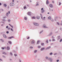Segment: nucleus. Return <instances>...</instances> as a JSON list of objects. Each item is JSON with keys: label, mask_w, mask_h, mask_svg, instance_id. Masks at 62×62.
Returning a JSON list of instances; mask_svg holds the SVG:
<instances>
[{"label": "nucleus", "mask_w": 62, "mask_h": 62, "mask_svg": "<svg viewBox=\"0 0 62 62\" xmlns=\"http://www.w3.org/2000/svg\"><path fill=\"white\" fill-rule=\"evenodd\" d=\"M33 24L36 26H39V24L38 23H35V22L33 23Z\"/></svg>", "instance_id": "obj_1"}, {"label": "nucleus", "mask_w": 62, "mask_h": 62, "mask_svg": "<svg viewBox=\"0 0 62 62\" xmlns=\"http://www.w3.org/2000/svg\"><path fill=\"white\" fill-rule=\"evenodd\" d=\"M41 12L42 13H43V12H44V11L43 10V8H41Z\"/></svg>", "instance_id": "obj_2"}, {"label": "nucleus", "mask_w": 62, "mask_h": 62, "mask_svg": "<svg viewBox=\"0 0 62 62\" xmlns=\"http://www.w3.org/2000/svg\"><path fill=\"white\" fill-rule=\"evenodd\" d=\"M10 5L11 6H13L14 5V3H11Z\"/></svg>", "instance_id": "obj_3"}, {"label": "nucleus", "mask_w": 62, "mask_h": 62, "mask_svg": "<svg viewBox=\"0 0 62 62\" xmlns=\"http://www.w3.org/2000/svg\"><path fill=\"white\" fill-rule=\"evenodd\" d=\"M4 37V38H7V36H6V35L5 34H3V35Z\"/></svg>", "instance_id": "obj_4"}, {"label": "nucleus", "mask_w": 62, "mask_h": 62, "mask_svg": "<svg viewBox=\"0 0 62 62\" xmlns=\"http://www.w3.org/2000/svg\"><path fill=\"white\" fill-rule=\"evenodd\" d=\"M36 18L37 19H39L40 17L39 16H37Z\"/></svg>", "instance_id": "obj_5"}, {"label": "nucleus", "mask_w": 62, "mask_h": 62, "mask_svg": "<svg viewBox=\"0 0 62 62\" xmlns=\"http://www.w3.org/2000/svg\"><path fill=\"white\" fill-rule=\"evenodd\" d=\"M49 6L50 8H53V6L52 4H50L49 5Z\"/></svg>", "instance_id": "obj_6"}, {"label": "nucleus", "mask_w": 62, "mask_h": 62, "mask_svg": "<svg viewBox=\"0 0 62 62\" xmlns=\"http://www.w3.org/2000/svg\"><path fill=\"white\" fill-rule=\"evenodd\" d=\"M34 43H35V42H34V40H32L31 42V44H34Z\"/></svg>", "instance_id": "obj_7"}, {"label": "nucleus", "mask_w": 62, "mask_h": 62, "mask_svg": "<svg viewBox=\"0 0 62 62\" xmlns=\"http://www.w3.org/2000/svg\"><path fill=\"white\" fill-rule=\"evenodd\" d=\"M49 2L48 0H47L46 2V4H49Z\"/></svg>", "instance_id": "obj_8"}, {"label": "nucleus", "mask_w": 62, "mask_h": 62, "mask_svg": "<svg viewBox=\"0 0 62 62\" xmlns=\"http://www.w3.org/2000/svg\"><path fill=\"white\" fill-rule=\"evenodd\" d=\"M43 27L44 28H47V27L45 25H44L43 26Z\"/></svg>", "instance_id": "obj_9"}, {"label": "nucleus", "mask_w": 62, "mask_h": 62, "mask_svg": "<svg viewBox=\"0 0 62 62\" xmlns=\"http://www.w3.org/2000/svg\"><path fill=\"white\" fill-rule=\"evenodd\" d=\"M44 49H45V48L43 47L41 49V50L42 51V50H44Z\"/></svg>", "instance_id": "obj_10"}, {"label": "nucleus", "mask_w": 62, "mask_h": 62, "mask_svg": "<svg viewBox=\"0 0 62 62\" xmlns=\"http://www.w3.org/2000/svg\"><path fill=\"white\" fill-rule=\"evenodd\" d=\"M50 62H52V61L53 60V59H52L51 58H50Z\"/></svg>", "instance_id": "obj_11"}, {"label": "nucleus", "mask_w": 62, "mask_h": 62, "mask_svg": "<svg viewBox=\"0 0 62 62\" xmlns=\"http://www.w3.org/2000/svg\"><path fill=\"white\" fill-rule=\"evenodd\" d=\"M9 25L11 27H12V28H13V26H12L10 25V24H9Z\"/></svg>", "instance_id": "obj_12"}, {"label": "nucleus", "mask_w": 62, "mask_h": 62, "mask_svg": "<svg viewBox=\"0 0 62 62\" xmlns=\"http://www.w3.org/2000/svg\"><path fill=\"white\" fill-rule=\"evenodd\" d=\"M28 15H31V13L30 12H29L28 13Z\"/></svg>", "instance_id": "obj_13"}, {"label": "nucleus", "mask_w": 62, "mask_h": 62, "mask_svg": "<svg viewBox=\"0 0 62 62\" xmlns=\"http://www.w3.org/2000/svg\"><path fill=\"white\" fill-rule=\"evenodd\" d=\"M4 7H7V5H6V4H4Z\"/></svg>", "instance_id": "obj_14"}, {"label": "nucleus", "mask_w": 62, "mask_h": 62, "mask_svg": "<svg viewBox=\"0 0 62 62\" xmlns=\"http://www.w3.org/2000/svg\"><path fill=\"white\" fill-rule=\"evenodd\" d=\"M32 19H36V17H32Z\"/></svg>", "instance_id": "obj_15"}, {"label": "nucleus", "mask_w": 62, "mask_h": 62, "mask_svg": "<svg viewBox=\"0 0 62 62\" xmlns=\"http://www.w3.org/2000/svg\"><path fill=\"white\" fill-rule=\"evenodd\" d=\"M7 50H9V47H7Z\"/></svg>", "instance_id": "obj_16"}, {"label": "nucleus", "mask_w": 62, "mask_h": 62, "mask_svg": "<svg viewBox=\"0 0 62 62\" xmlns=\"http://www.w3.org/2000/svg\"><path fill=\"white\" fill-rule=\"evenodd\" d=\"M51 48V47H50V46L49 47H47L46 48V49H49V48Z\"/></svg>", "instance_id": "obj_17"}, {"label": "nucleus", "mask_w": 62, "mask_h": 62, "mask_svg": "<svg viewBox=\"0 0 62 62\" xmlns=\"http://www.w3.org/2000/svg\"><path fill=\"white\" fill-rule=\"evenodd\" d=\"M8 43H10V44H11V42L10 41H9Z\"/></svg>", "instance_id": "obj_18"}, {"label": "nucleus", "mask_w": 62, "mask_h": 62, "mask_svg": "<svg viewBox=\"0 0 62 62\" xmlns=\"http://www.w3.org/2000/svg\"><path fill=\"white\" fill-rule=\"evenodd\" d=\"M13 38V37H9L8 38V39H11V38Z\"/></svg>", "instance_id": "obj_19"}, {"label": "nucleus", "mask_w": 62, "mask_h": 62, "mask_svg": "<svg viewBox=\"0 0 62 62\" xmlns=\"http://www.w3.org/2000/svg\"><path fill=\"white\" fill-rule=\"evenodd\" d=\"M39 41H38L37 42V44H39Z\"/></svg>", "instance_id": "obj_20"}, {"label": "nucleus", "mask_w": 62, "mask_h": 62, "mask_svg": "<svg viewBox=\"0 0 62 62\" xmlns=\"http://www.w3.org/2000/svg\"><path fill=\"white\" fill-rule=\"evenodd\" d=\"M24 19L25 20H27V18L26 17H25L24 18Z\"/></svg>", "instance_id": "obj_21"}, {"label": "nucleus", "mask_w": 62, "mask_h": 62, "mask_svg": "<svg viewBox=\"0 0 62 62\" xmlns=\"http://www.w3.org/2000/svg\"><path fill=\"white\" fill-rule=\"evenodd\" d=\"M0 40H1L2 41V42H4V40H3V39H0Z\"/></svg>", "instance_id": "obj_22"}, {"label": "nucleus", "mask_w": 62, "mask_h": 62, "mask_svg": "<svg viewBox=\"0 0 62 62\" xmlns=\"http://www.w3.org/2000/svg\"><path fill=\"white\" fill-rule=\"evenodd\" d=\"M53 54V53H50L49 54L50 55H52V54Z\"/></svg>", "instance_id": "obj_23"}, {"label": "nucleus", "mask_w": 62, "mask_h": 62, "mask_svg": "<svg viewBox=\"0 0 62 62\" xmlns=\"http://www.w3.org/2000/svg\"><path fill=\"white\" fill-rule=\"evenodd\" d=\"M46 59H48V57H46Z\"/></svg>", "instance_id": "obj_24"}, {"label": "nucleus", "mask_w": 62, "mask_h": 62, "mask_svg": "<svg viewBox=\"0 0 62 62\" xmlns=\"http://www.w3.org/2000/svg\"><path fill=\"white\" fill-rule=\"evenodd\" d=\"M37 52V51L35 50L34 51V53H36V52Z\"/></svg>", "instance_id": "obj_25"}, {"label": "nucleus", "mask_w": 62, "mask_h": 62, "mask_svg": "<svg viewBox=\"0 0 62 62\" xmlns=\"http://www.w3.org/2000/svg\"><path fill=\"white\" fill-rule=\"evenodd\" d=\"M48 19H51V17H48Z\"/></svg>", "instance_id": "obj_26"}, {"label": "nucleus", "mask_w": 62, "mask_h": 62, "mask_svg": "<svg viewBox=\"0 0 62 62\" xmlns=\"http://www.w3.org/2000/svg\"><path fill=\"white\" fill-rule=\"evenodd\" d=\"M42 32H43V30H42L41 31H40V33H39L40 34H41V33H42Z\"/></svg>", "instance_id": "obj_27"}, {"label": "nucleus", "mask_w": 62, "mask_h": 62, "mask_svg": "<svg viewBox=\"0 0 62 62\" xmlns=\"http://www.w3.org/2000/svg\"><path fill=\"white\" fill-rule=\"evenodd\" d=\"M1 49H2V50H4V49L5 48L2 47L1 48Z\"/></svg>", "instance_id": "obj_28"}, {"label": "nucleus", "mask_w": 62, "mask_h": 62, "mask_svg": "<svg viewBox=\"0 0 62 62\" xmlns=\"http://www.w3.org/2000/svg\"><path fill=\"white\" fill-rule=\"evenodd\" d=\"M41 44L42 45H44V43H41Z\"/></svg>", "instance_id": "obj_29"}, {"label": "nucleus", "mask_w": 62, "mask_h": 62, "mask_svg": "<svg viewBox=\"0 0 62 62\" xmlns=\"http://www.w3.org/2000/svg\"><path fill=\"white\" fill-rule=\"evenodd\" d=\"M10 54L11 55H12V53H10Z\"/></svg>", "instance_id": "obj_30"}, {"label": "nucleus", "mask_w": 62, "mask_h": 62, "mask_svg": "<svg viewBox=\"0 0 62 62\" xmlns=\"http://www.w3.org/2000/svg\"><path fill=\"white\" fill-rule=\"evenodd\" d=\"M57 24H58V25H59V23L57 22Z\"/></svg>", "instance_id": "obj_31"}, {"label": "nucleus", "mask_w": 62, "mask_h": 62, "mask_svg": "<svg viewBox=\"0 0 62 62\" xmlns=\"http://www.w3.org/2000/svg\"><path fill=\"white\" fill-rule=\"evenodd\" d=\"M62 41V39H61L60 40V42H61Z\"/></svg>", "instance_id": "obj_32"}, {"label": "nucleus", "mask_w": 62, "mask_h": 62, "mask_svg": "<svg viewBox=\"0 0 62 62\" xmlns=\"http://www.w3.org/2000/svg\"><path fill=\"white\" fill-rule=\"evenodd\" d=\"M26 8V7H24V9H25Z\"/></svg>", "instance_id": "obj_33"}, {"label": "nucleus", "mask_w": 62, "mask_h": 62, "mask_svg": "<svg viewBox=\"0 0 62 62\" xmlns=\"http://www.w3.org/2000/svg\"><path fill=\"white\" fill-rule=\"evenodd\" d=\"M14 55L15 56H16L17 55L16 54H15Z\"/></svg>", "instance_id": "obj_34"}, {"label": "nucleus", "mask_w": 62, "mask_h": 62, "mask_svg": "<svg viewBox=\"0 0 62 62\" xmlns=\"http://www.w3.org/2000/svg\"><path fill=\"white\" fill-rule=\"evenodd\" d=\"M46 43H48V40H46Z\"/></svg>", "instance_id": "obj_35"}, {"label": "nucleus", "mask_w": 62, "mask_h": 62, "mask_svg": "<svg viewBox=\"0 0 62 62\" xmlns=\"http://www.w3.org/2000/svg\"><path fill=\"white\" fill-rule=\"evenodd\" d=\"M8 26H7L6 27V28H8Z\"/></svg>", "instance_id": "obj_36"}, {"label": "nucleus", "mask_w": 62, "mask_h": 62, "mask_svg": "<svg viewBox=\"0 0 62 62\" xmlns=\"http://www.w3.org/2000/svg\"><path fill=\"white\" fill-rule=\"evenodd\" d=\"M11 30L12 31H13V29H12V28L11 29Z\"/></svg>", "instance_id": "obj_37"}, {"label": "nucleus", "mask_w": 62, "mask_h": 62, "mask_svg": "<svg viewBox=\"0 0 62 62\" xmlns=\"http://www.w3.org/2000/svg\"><path fill=\"white\" fill-rule=\"evenodd\" d=\"M6 33H7V34H8V33H9V32H8V31H7L6 32Z\"/></svg>", "instance_id": "obj_38"}, {"label": "nucleus", "mask_w": 62, "mask_h": 62, "mask_svg": "<svg viewBox=\"0 0 62 62\" xmlns=\"http://www.w3.org/2000/svg\"><path fill=\"white\" fill-rule=\"evenodd\" d=\"M10 28H8V30H10Z\"/></svg>", "instance_id": "obj_39"}, {"label": "nucleus", "mask_w": 62, "mask_h": 62, "mask_svg": "<svg viewBox=\"0 0 62 62\" xmlns=\"http://www.w3.org/2000/svg\"><path fill=\"white\" fill-rule=\"evenodd\" d=\"M61 3L60 2L59 4V6H60V5H61Z\"/></svg>", "instance_id": "obj_40"}, {"label": "nucleus", "mask_w": 62, "mask_h": 62, "mask_svg": "<svg viewBox=\"0 0 62 62\" xmlns=\"http://www.w3.org/2000/svg\"><path fill=\"white\" fill-rule=\"evenodd\" d=\"M30 48H31V49H32V48H33L31 46L30 47Z\"/></svg>", "instance_id": "obj_41"}, {"label": "nucleus", "mask_w": 62, "mask_h": 62, "mask_svg": "<svg viewBox=\"0 0 62 62\" xmlns=\"http://www.w3.org/2000/svg\"><path fill=\"white\" fill-rule=\"evenodd\" d=\"M38 48H39L40 47V46H38Z\"/></svg>", "instance_id": "obj_42"}, {"label": "nucleus", "mask_w": 62, "mask_h": 62, "mask_svg": "<svg viewBox=\"0 0 62 62\" xmlns=\"http://www.w3.org/2000/svg\"><path fill=\"white\" fill-rule=\"evenodd\" d=\"M8 22H10V20H8Z\"/></svg>", "instance_id": "obj_43"}, {"label": "nucleus", "mask_w": 62, "mask_h": 62, "mask_svg": "<svg viewBox=\"0 0 62 62\" xmlns=\"http://www.w3.org/2000/svg\"><path fill=\"white\" fill-rule=\"evenodd\" d=\"M38 5H39V4H36V6H38Z\"/></svg>", "instance_id": "obj_44"}, {"label": "nucleus", "mask_w": 62, "mask_h": 62, "mask_svg": "<svg viewBox=\"0 0 62 62\" xmlns=\"http://www.w3.org/2000/svg\"><path fill=\"white\" fill-rule=\"evenodd\" d=\"M52 40H53V41H54V40H55V39H53Z\"/></svg>", "instance_id": "obj_45"}, {"label": "nucleus", "mask_w": 62, "mask_h": 62, "mask_svg": "<svg viewBox=\"0 0 62 62\" xmlns=\"http://www.w3.org/2000/svg\"><path fill=\"white\" fill-rule=\"evenodd\" d=\"M0 60L1 61H2V60L1 59H0Z\"/></svg>", "instance_id": "obj_46"}, {"label": "nucleus", "mask_w": 62, "mask_h": 62, "mask_svg": "<svg viewBox=\"0 0 62 62\" xmlns=\"http://www.w3.org/2000/svg\"><path fill=\"white\" fill-rule=\"evenodd\" d=\"M29 37H28V38H27V39H29Z\"/></svg>", "instance_id": "obj_47"}, {"label": "nucleus", "mask_w": 62, "mask_h": 62, "mask_svg": "<svg viewBox=\"0 0 62 62\" xmlns=\"http://www.w3.org/2000/svg\"><path fill=\"white\" fill-rule=\"evenodd\" d=\"M57 62H58V61H59V60H57L56 61Z\"/></svg>", "instance_id": "obj_48"}, {"label": "nucleus", "mask_w": 62, "mask_h": 62, "mask_svg": "<svg viewBox=\"0 0 62 62\" xmlns=\"http://www.w3.org/2000/svg\"><path fill=\"white\" fill-rule=\"evenodd\" d=\"M8 13H9V14H10V11L8 12Z\"/></svg>", "instance_id": "obj_49"}, {"label": "nucleus", "mask_w": 62, "mask_h": 62, "mask_svg": "<svg viewBox=\"0 0 62 62\" xmlns=\"http://www.w3.org/2000/svg\"><path fill=\"white\" fill-rule=\"evenodd\" d=\"M52 34V33H50V35H51Z\"/></svg>", "instance_id": "obj_50"}, {"label": "nucleus", "mask_w": 62, "mask_h": 62, "mask_svg": "<svg viewBox=\"0 0 62 62\" xmlns=\"http://www.w3.org/2000/svg\"><path fill=\"white\" fill-rule=\"evenodd\" d=\"M7 15H8V13H7Z\"/></svg>", "instance_id": "obj_51"}, {"label": "nucleus", "mask_w": 62, "mask_h": 62, "mask_svg": "<svg viewBox=\"0 0 62 62\" xmlns=\"http://www.w3.org/2000/svg\"><path fill=\"white\" fill-rule=\"evenodd\" d=\"M52 3H54V1H52Z\"/></svg>", "instance_id": "obj_52"}, {"label": "nucleus", "mask_w": 62, "mask_h": 62, "mask_svg": "<svg viewBox=\"0 0 62 62\" xmlns=\"http://www.w3.org/2000/svg\"><path fill=\"white\" fill-rule=\"evenodd\" d=\"M27 6H28V7H29V5H27Z\"/></svg>", "instance_id": "obj_53"}, {"label": "nucleus", "mask_w": 62, "mask_h": 62, "mask_svg": "<svg viewBox=\"0 0 62 62\" xmlns=\"http://www.w3.org/2000/svg\"><path fill=\"white\" fill-rule=\"evenodd\" d=\"M41 18H42V16H41Z\"/></svg>", "instance_id": "obj_54"}, {"label": "nucleus", "mask_w": 62, "mask_h": 62, "mask_svg": "<svg viewBox=\"0 0 62 62\" xmlns=\"http://www.w3.org/2000/svg\"><path fill=\"white\" fill-rule=\"evenodd\" d=\"M14 0H13V1H12L13 2H14Z\"/></svg>", "instance_id": "obj_55"}, {"label": "nucleus", "mask_w": 62, "mask_h": 62, "mask_svg": "<svg viewBox=\"0 0 62 62\" xmlns=\"http://www.w3.org/2000/svg\"><path fill=\"white\" fill-rule=\"evenodd\" d=\"M43 18L44 19H45V17H44Z\"/></svg>", "instance_id": "obj_56"}, {"label": "nucleus", "mask_w": 62, "mask_h": 62, "mask_svg": "<svg viewBox=\"0 0 62 62\" xmlns=\"http://www.w3.org/2000/svg\"><path fill=\"white\" fill-rule=\"evenodd\" d=\"M1 5V3H0V6Z\"/></svg>", "instance_id": "obj_57"}, {"label": "nucleus", "mask_w": 62, "mask_h": 62, "mask_svg": "<svg viewBox=\"0 0 62 62\" xmlns=\"http://www.w3.org/2000/svg\"><path fill=\"white\" fill-rule=\"evenodd\" d=\"M61 25H62V23H61V24H60Z\"/></svg>", "instance_id": "obj_58"}, {"label": "nucleus", "mask_w": 62, "mask_h": 62, "mask_svg": "<svg viewBox=\"0 0 62 62\" xmlns=\"http://www.w3.org/2000/svg\"><path fill=\"white\" fill-rule=\"evenodd\" d=\"M6 18V17H4V18Z\"/></svg>", "instance_id": "obj_59"}, {"label": "nucleus", "mask_w": 62, "mask_h": 62, "mask_svg": "<svg viewBox=\"0 0 62 62\" xmlns=\"http://www.w3.org/2000/svg\"><path fill=\"white\" fill-rule=\"evenodd\" d=\"M1 26H3V24H2V25H1Z\"/></svg>", "instance_id": "obj_60"}, {"label": "nucleus", "mask_w": 62, "mask_h": 62, "mask_svg": "<svg viewBox=\"0 0 62 62\" xmlns=\"http://www.w3.org/2000/svg\"><path fill=\"white\" fill-rule=\"evenodd\" d=\"M9 8V7H8V8Z\"/></svg>", "instance_id": "obj_61"}, {"label": "nucleus", "mask_w": 62, "mask_h": 62, "mask_svg": "<svg viewBox=\"0 0 62 62\" xmlns=\"http://www.w3.org/2000/svg\"><path fill=\"white\" fill-rule=\"evenodd\" d=\"M49 41H51V40H49Z\"/></svg>", "instance_id": "obj_62"}, {"label": "nucleus", "mask_w": 62, "mask_h": 62, "mask_svg": "<svg viewBox=\"0 0 62 62\" xmlns=\"http://www.w3.org/2000/svg\"><path fill=\"white\" fill-rule=\"evenodd\" d=\"M31 2V1L30 0V2Z\"/></svg>", "instance_id": "obj_63"}, {"label": "nucleus", "mask_w": 62, "mask_h": 62, "mask_svg": "<svg viewBox=\"0 0 62 62\" xmlns=\"http://www.w3.org/2000/svg\"><path fill=\"white\" fill-rule=\"evenodd\" d=\"M47 14H49V13H48Z\"/></svg>", "instance_id": "obj_64"}]
</instances>
